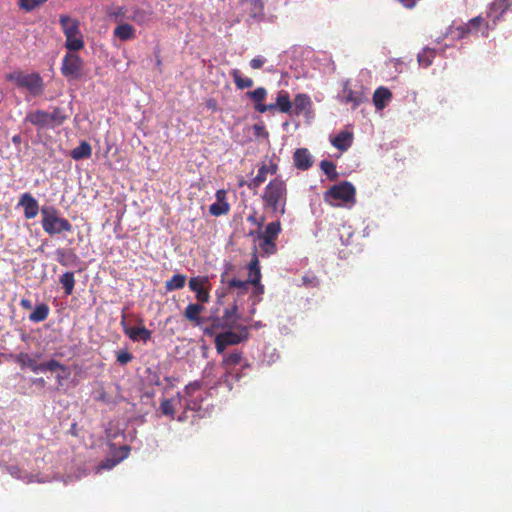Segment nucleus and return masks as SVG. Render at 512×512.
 I'll return each instance as SVG.
<instances>
[{"instance_id": "1", "label": "nucleus", "mask_w": 512, "mask_h": 512, "mask_svg": "<svg viewBox=\"0 0 512 512\" xmlns=\"http://www.w3.org/2000/svg\"><path fill=\"white\" fill-rule=\"evenodd\" d=\"M287 185L281 178H274L264 189L262 200L265 208L271 209L274 213H285L287 202Z\"/></svg>"}, {"instance_id": "2", "label": "nucleus", "mask_w": 512, "mask_h": 512, "mask_svg": "<svg viewBox=\"0 0 512 512\" xmlns=\"http://www.w3.org/2000/svg\"><path fill=\"white\" fill-rule=\"evenodd\" d=\"M323 199L325 203L333 207L353 205L356 202V189L352 183L342 181L325 191Z\"/></svg>"}, {"instance_id": "3", "label": "nucleus", "mask_w": 512, "mask_h": 512, "mask_svg": "<svg viewBox=\"0 0 512 512\" xmlns=\"http://www.w3.org/2000/svg\"><path fill=\"white\" fill-rule=\"evenodd\" d=\"M41 218L42 228L49 235L71 232L73 229L68 219L60 217L59 211L54 206H42Z\"/></svg>"}, {"instance_id": "4", "label": "nucleus", "mask_w": 512, "mask_h": 512, "mask_svg": "<svg viewBox=\"0 0 512 512\" xmlns=\"http://www.w3.org/2000/svg\"><path fill=\"white\" fill-rule=\"evenodd\" d=\"M59 23L65 35V47L71 52L84 48V39L80 31V22L68 15H60Z\"/></svg>"}, {"instance_id": "5", "label": "nucleus", "mask_w": 512, "mask_h": 512, "mask_svg": "<svg viewBox=\"0 0 512 512\" xmlns=\"http://www.w3.org/2000/svg\"><path fill=\"white\" fill-rule=\"evenodd\" d=\"M6 80L18 88L26 89L34 97L42 95L44 91V81L39 73L25 74L22 71H14L6 75Z\"/></svg>"}, {"instance_id": "6", "label": "nucleus", "mask_w": 512, "mask_h": 512, "mask_svg": "<svg viewBox=\"0 0 512 512\" xmlns=\"http://www.w3.org/2000/svg\"><path fill=\"white\" fill-rule=\"evenodd\" d=\"M235 329H237V332L229 329L215 336L214 343L217 353L222 354L228 346L237 345L248 339L249 332L247 326H239Z\"/></svg>"}, {"instance_id": "7", "label": "nucleus", "mask_w": 512, "mask_h": 512, "mask_svg": "<svg viewBox=\"0 0 512 512\" xmlns=\"http://www.w3.org/2000/svg\"><path fill=\"white\" fill-rule=\"evenodd\" d=\"M280 232V221L270 222L265 227V230L259 235V246L264 253L269 255L276 253L275 241L277 240Z\"/></svg>"}, {"instance_id": "8", "label": "nucleus", "mask_w": 512, "mask_h": 512, "mask_svg": "<svg viewBox=\"0 0 512 512\" xmlns=\"http://www.w3.org/2000/svg\"><path fill=\"white\" fill-rule=\"evenodd\" d=\"M83 60L75 53H67L62 60L61 73L68 79H79L82 76Z\"/></svg>"}, {"instance_id": "9", "label": "nucleus", "mask_w": 512, "mask_h": 512, "mask_svg": "<svg viewBox=\"0 0 512 512\" xmlns=\"http://www.w3.org/2000/svg\"><path fill=\"white\" fill-rule=\"evenodd\" d=\"M188 286L196 294L198 302L207 303L209 301L211 284L207 276L192 277Z\"/></svg>"}, {"instance_id": "10", "label": "nucleus", "mask_w": 512, "mask_h": 512, "mask_svg": "<svg viewBox=\"0 0 512 512\" xmlns=\"http://www.w3.org/2000/svg\"><path fill=\"white\" fill-rule=\"evenodd\" d=\"M15 361L20 365L22 369L29 368L34 373L45 372V369H52L54 363H48V361L37 363L28 353L21 352L15 356Z\"/></svg>"}, {"instance_id": "11", "label": "nucleus", "mask_w": 512, "mask_h": 512, "mask_svg": "<svg viewBox=\"0 0 512 512\" xmlns=\"http://www.w3.org/2000/svg\"><path fill=\"white\" fill-rule=\"evenodd\" d=\"M121 326L123 328V332L127 335L132 341H143L146 343L151 339L152 332L148 330L145 326L140 327H130L125 322V315H122Z\"/></svg>"}, {"instance_id": "12", "label": "nucleus", "mask_w": 512, "mask_h": 512, "mask_svg": "<svg viewBox=\"0 0 512 512\" xmlns=\"http://www.w3.org/2000/svg\"><path fill=\"white\" fill-rule=\"evenodd\" d=\"M18 205L23 207L26 219H33L38 215L39 211L41 212L38 201L30 193L22 194Z\"/></svg>"}, {"instance_id": "13", "label": "nucleus", "mask_w": 512, "mask_h": 512, "mask_svg": "<svg viewBox=\"0 0 512 512\" xmlns=\"http://www.w3.org/2000/svg\"><path fill=\"white\" fill-rule=\"evenodd\" d=\"M251 285L254 286L253 294L262 295L264 293V286L261 284V271L258 258H252L248 265Z\"/></svg>"}, {"instance_id": "14", "label": "nucleus", "mask_w": 512, "mask_h": 512, "mask_svg": "<svg viewBox=\"0 0 512 512\" xmlns=\"http://www.w3.org/2000/svg\"><path fill=\"white\" fill-rule=\"evenodd\" d=\"M246 95L255 103V110L259 113H265L267 111H272L273 106H269V104H263L267 96V90L264 87H258L253 91H248Z\"/></svg>"}, {"instance_id": "15", "label": "nucleus", "mask_w": 512, "mask_h": 512, "mask_svg": "<svg viewBox=\"0 0 512 512\" xmlns=\"http://www.w3.org/2000/svg\"><path fill=\"white\" fill-rule=\"evenodd\" d=\"M50 114L44 110H35L27 113L25 122H29L36 126L38 129H44L50 126Z\"/></svg>"}, {"instance_id": "16", "label": "nucleus", "mask_w": 512, "mask_h": 512, "mask_svg": "<svg viewBox=\"0 0 512 512\" xmlns=\"http://www.w3.org/2000/svg\"><path fill=\"white\" fill-rule=\"evenodd\" d=\"M243 353L234 352L223 357L221 362L222 367L225 370L226 377H234V368L237 365H242Z\"/></svg>"}, {"instance_id": "17", "label": "nucleus", "mask_w": 512, "mask_h": 512, "mask_svg": "<svg viewBox=\"0 0 512 512\" xmlns=\"http://www.w3.org/2000/svg\"><path fill=\"white\" fill-rule=\"evenodd\" d=\"M273 106L272 111L279 110L282 113L290 114L293 110V104L290 100V95L285 90H280L276 97V102L269 104Z\"/></svg>"}, {"instance_id": "18", "label": "nucleus", "mask_w": 512, "mask_h": 512, "mask_svg": "<svg viewBox=\"0 0 512 512\" xmlns=\"http://www.w3.org/2000/svg\"><path fill=\"white\" fill-rule=\"evenodd\" d=\"M294 165L297 169L308 170L312 164V157L306 148H299L293 154Z\"/></svg>"}, {"instance_id": "19", "label": "nucleus", "mask_w": 512, "mask_h": 512, "mask_svg": "<svg viewBox=\"0 0 512 512\" xmlns=\"http://www.w3.org/2000/svg\"><path fill=\"white\" fill-rule=\"evenodd\" d=\"M48 363H54L56 365H54L52 369H45V372H58L56 375V382L58 386H62L64 381L71 375L70 368L55 359L48 360Z\"/></svg>"}, {"instance_id": "20", "label": "nucleus", "mask_w": 512, "mask_h": 512, "mask_svg": "<svg viewBox=\"0 0 512 512\" xmlns=\"http://www.w3.org/2000/svg\"><path fill=\"white\" fill-rule=\"evenodd\" d=\"M292 104L294 107L293 113L297 116L302 113L310 112L312 106L310 97L305 93L297 94Z\"/></svg>"}, {"instance_id": "21", "label": "nucleus", "mask_w": 512, "mask_h": 512, "mask_svg": "<svg viewBox=\"0 0 512 512\" xmlns=\"http://www.w3.org/2000/svg\"><path fill=\"white\" fill-rule=\"evenodd\" d=\"M392 98L391 91L386 87H379L373 94V103L377 110L384 109Z\"/></svg>"}, {"instance_id": "22", "label": "nucleus", "mask_w": 512, "mask_h": 512, "mask_svg": "<svg viewBox=\"0 0 512 512\" xmlns=\"http://www.w3.org/2000/svg\"><path fill=\"white\" fill-rule=\"evenodd\" d=\"M353 142V134L349 131H341L331 139V144L340 151H346Z\"/></svg>"}, {"instance_id": "23", "label": "nucleus", "mask_w": 512, "mask_h": 512, "mask_svg": "<svg viewBox=\"0 0 512 512\" xmlns=\"http://www.w3.org/2000/svg\"><path fill=\"white\" fill-rule=\"evenodd\" d=\"M204 310V306L199 303H190L184 311V316L195 326L202 324L200 313Z\"/></svg>"}, {"instance_id": "24", "label": "nucleus", "mask_w": 512, "mask_h": 512, "mask_svg": "<svg viewBox=\"0 0 512 512\" xmlns=\"http://www.w3.org/2000/svg\"><path fill=\"white\" fill-rule=\"evenodd\" d=\"M364 100L365 96L362 92L353 91L352 89L348 88L347 85L344 87L342 102L346 104L351 103L352 108L356 109L361 103L364 102Z\"/></svg>"}, {"instance_id": "25", "label": "nucleus", "mask_w": 512, "mask_h": 512, "mask_svg": "<svg viewBox=\"0 0 512 512\" xmlns=\"http://www.w3.org/2000/svg\"><path fill=\"white\" fill-rule=\"evenodd\" d=\"M222 318L224 325L229 326V329L239 327L240 325H237V321L239 320L240 316L238 314L237 304L234 303L230 308H225Z\"/></svg>"}, {"instance_id": "26", "label": "nucleus", "mask_w": 512, "mask_h": 512, "mask_svg": "<svg viewBox=\"0 0 512 512\" xmlns=\"http://www.w3.org/2000/svg\"><path fill=\"white\" fill-rule=\"evenodd\" d=\"M92 155V147L87 141H82L79 146L71 150L70 156L72 159L78 161L88 159Z\"/></svg>"}, {"instance_id": "27", "label": "nucleus", "mask_w": 512, "mask_h": 512, "mask_svg": "<svg viewBox=\"0 0 512 512\" xmlns=\"http://www.w3.org/2000/svg\"><path fill=\"white\" fill-rule=\"evenodd\" d=\"M113 34L115 37L119 38L122 41L130 40L135 37V29L132 25L128 23H124L121 25H118L114 31Z\"/></svg>"}, {"instance_id": "28", "label": "nucleus", "mask_w": 512, "mask_h": 512, "mask_svg": "<svg viewBox=\"0 0 512 512\" xmlns=\"http://www.w3.org/2000/svg\"><path fill=\"white\" fill-rule=\"evenodd\" d=\"M230 75L233 79L235 86L240 90H243L246 88H251L254 84V82L251 78L243 77L242 73L239 69H233L230 72Z\"/></svg>"}, {"instance_id": "29", "label": "nucleus", "mask_w": 512, "mask_h": 512, "mask_svg": "<svg viewBox=\"0 0 512 512\" xmlns=\"http://www.w3.org/2000/svg\"><path fill=\"white\" fill-rule=\"evenodd\" d=\"M242 5H248L249 14L252 18H257L263 15L264 3L263 0H239Z\"/></svg>"}, {"instance_id": "30", "label": "nucleus", "mask_w": 512, "mask_h": 512, "mask_svg": "<svg viewBox=\"0 0 512 512\" xmlns=\"http://www.w3.org/2000/svg\"><path fill=\"white\" fill-rule=\"evenodd\" d=\"M49 306L45 303L37 305L34 311L29 315V320L34 323L45 321L49 316Z\"/></svg>"}, {"instance_id": "31", "label": "nucleus", "mask_w": 512, "mask_h": 512, "mask_svg": "<svg viewBox=\"0 0 512 512\" xmlns=\"http://www.w3.org/2000/svg\"><path fill=\"white\" fill-rule=\"evenodd\" d=\"M59 282L64 289L65 295L69 296L73 293L75 285L73 272H65L63 275L60 276Z\"/></svg>"}, {"instance_id": "32", "label": "nucleus", "mask_w": 512, "mask_h": 512, "mask_svg": "<svg viewBox=\"0 0 512 512\" xmlns=\"http://www.w3.org/2000/svg\"><path fill=\"white\" fill-rule=\"evenodd\" d=\"M227 285L229 289H235L238 295H244L248 292L249 286L251 285L250 276L246 281L235 278L231 279L227 281Z\"/></svg>"}, {"instance_id": "33", "label": "nucleus", "mask_w": 512, "mask_h": 512, "mask_svg": "<svg viewBox=\"0 0 512 512\" xmlns=\"http://www.w3.org/2000/svg\"><path fill=\"white\" fill-rule=\"evenodd\" d=\"M186 276L183 274H175L171 279L166 281L165 288L167 291L182 289L185 286Z\"/></svg>"}, {"instance_id": "34", "label": "nucleus", "mask_w": 512, "mask_h": 512, "mask_svg": "<svg viewBox=\"0 0 512 512\" xmlns=\"http://www.w3.org/2000/svg\"><path fill=\"white\" fill-rule=\"evenodd\" d=\"M320 169L327 176V178L331 181L336 180L339 176V174L336 170V165L332 161L322 160L320 162Z\"/></svg>"}, {"instance_id": "35", "label": "nucleus", "mask_w": 512, "mask_h": 512, "mask_svg": "<svg viewBox=\"0 0 512 512\" xmlns=\"http://www.w3.org/2000/svg\"><path fill=\"white\" fill-rule=\"evenodd\" d=\"M49 114H50V117H49L50 125L60 126L68 118V116L65 114L64 109H62L60 107H55L53 109V111Z\"/></svg>"}, {"instance_id": "36", "label": "nucleus", "mask_w": 512, "mask_h": 512, "mask_svg": "<svg viewBox=\"0 0 512 512\" xmlns=\"http://www.w3.org/2000/svg\"><path fill=\"white\" fill-rule=\"evenodd\" d=\"M434 57H435V50L430 49V48H425L418 55V62L421 66L427 68L432 64Z\"/></svg>"}, {"instance_id": "37", "label": "nucleus", "mask_w": 512, "mask_h": 512, "mask_svg": "<svg viewBox=\"0 0 512 512\" xmlns=\"http://www.w3.org/2000/svg\"><path fill=\"white\" fill-rule=\"evenodd\" d=\"M229 210H230V206L228 203L215 202V203L211 204L209 207V212L213 216H221V215L227 214L229 212Z\"/></svg>"}, {"instance_id": "38", "label": "nucleus", "mask_w": 512, "mask_h": 512, "mask_svg": "<svg viewBox=\"0 0 512 512\" xmlns=\"http://www.w3.org/2000/svg\"><path fill=\"white\" fill-rule=\"evenodd\" d=\"M46 1L47 0H19L18 6L20 7V9L26 12H31L35 8L44 4Z\"/></svg>"}, {"instance_id": "39", "label": "nucleus", "mask_w": 512, "mask_h": 512, "mask_svg": "<svg viewBox=\"0 0 512 512\" xmlns=\"http://www.w3.org/2000/svg\"><path fill=\"white\" fill-rule=\"evenodd\" d=\"M278 165L274 162H270L269 164L262 163V165L258 169V175H263V180L266 181L267 174L274 175L277 173Z\"/></svg>"}, {"instance_id": "40", "label": "nucleus", "mask_w": 512, "mask_h": 512, "mask_svg": "<svg viewBox=\"0 0 512 512\" xmlns=\"http://www.w3.org/2000/svg\"><path fill=\"white\" fill-rule=\"evenodd\" d=\"M216 329H227L229 330V326L224 325L223 318L217 317L213 319L212 325L210 328H205L204 333L206 335L212 336Z\"/></svg>"}, {"instance_id": "41", "label": "nucleus", "mask_w": 512, "mask_h": 512, "mask_svg": "<svg viewBox=\"0 0 512 512\" xmlns=\"http://www.w3.org/2000/svg\"><path fill=\"white\" fill-rule=\"evenodd\" d=\"M160 410L164 415L170 416L171 419H174L175 410L171 399L161 400Z\"/></svg>"}, {"instance_id": "42", "label": "nucleus", "mask_w": 512, "mask_h": 512, "mask_svg": "<svg viewBox=\"0 0 512 512\" xmlns=\"http://www.w3.org/2000/svg\"><path fill=\"white\" fill-rule=\"evenodd\" d=\"M132 359H133V355L130 352H128V351H120L117 354V362L120 365H126L129 362H131Z\"/></svg>"}, {"instance_id": "43", "label": "nucleus", "mask_w": 512, "mask_h": 512, "mask_svg": "<svg viewBox=\"0 0 512 512\" xmlns=\"http://www.w3.org/2000/svg\"><path fill=\"white\" fill-rule=\"evenodd\" d=\"M253 131L256 137L268 138L269 136V133L263 124H254Z\"/></svg>"}, {"instance_id": "44", "label": "nucleus", "mask_w": 512, "mask_h": 512, "mask_svg": "<svg viewBox=\"0 0 512 512\" xmlns=\"http://www.w3.org/2000/svg\"><path fill=\"white\" fill-rule=\"evenodd\" d=\"M265 181L263 180V175H256L253 179H251L246 185L251 190H256L262 183Z\"/></svg>"}, {"instance_id": "45", "label": "nucleus", "mask_w": 512, "mask_h": 512, "mask_svg": "<svg viewBox=\"0 0 512 512\" xmlns=\"http://www.w3.org/2000/svg\"><path fill=\"white\" fill-rule=\"evenodd\" d=\"M200 388H201V382H199V381H194V382H190L189 384H187V385L185 386L184 391H185L186 395H188V396H192V395H193V393H194L195 391L199 390Z\"/></svg>"}, {"instance_id": "46", "label": "nucleus", "mask_w": 512, "mask_h": 512, "mask_svg": "<svg viewBox=\"0 0 512 512\" xmlns=\"http://www.w3.org/2000/svg\"><path fill=\"white\" fill-rule=\"evenodd\" d=\"M456 30L459 32V34H458L459 38H463V37H465L466 35H468L469 33L472 32V28L470 27L469 22L465 23L463 25L458 26L456 28Z\"/></svg>"}, {"instance_id": "47", "label": "nucleus", "mask_w": 512, "mask_h": 512, "mask_svg": "<svg viewBox=\"0 0 512 512\" xmlns=\"http://www.w3.org/2000/svg\"><path fill=\"white\" fill-rule=\"evenodd\" d=\"M483 23L484 19L481 16L474 17L469 21L472 31H478Z\"/></svg>"}, {"instance_id": "48", "label": "nucleus", "mask_w": 512, "mask_h": 512, "mask_svg": "<svg viewBox=\"0 0 512 512\" xmlns=\"http://www.w3.org/2000/svg\"><path fill=\"white\" fill-rule=\"evenodd\" d=\"M266 59L263 57H256L250 61V67L252 69H260L265 64Z\"/></svg>"}, {"instance_id": "49", "label": "nucleus", "mask_w": 512, "mask_h": 512, "mask_svg": "<svg viewBox=\"0 0 512 512\" xmlns=\"http://www.w3.org/2000/svg\"><path fill=\"white\" fill-rule=\"evenodd\" d=\"M226 195H227V193H226V191H225V190H223V189L218 190V191L216 192V199H217V201H216V202H220V203H228V202L226 201Z\"/></svg>"}, {"instance_id": "50", "label": "nucleus", "mask_w": 512, "mask_h": 512, "mask_svg": "<svg viewBox=\"0 0 512 512\" xmlns=\"http://www.w3.org/2000/svg\"><path fill=\"white\" fill-rule=\"evenodd\" d=\"M20 306L25 310H30L32 309V302L27 298H23L20 301Z\"/></svg>"}, {"instance_id": "51", "label": "nucleus", "mask_w": 512, "mask_h": 512, "mask_svg": "<svg viewBox=\"0 0 512 512\" xmlns=\"http://www.w3.org/2000/svg\"><path fill=\"white\" fill-rule=\"evenodd\" d=\"M116 463L117 461L115 460L107 459L105 462L102 463L101 467L105 469H111L116 465Z\"/></svg>"}, {"instance_id": "52", "label": "nucleus", "mask_w": 512, "mask_h": 512, "mask_svg": "<svg viewBox=\"0 0 512 512\" xmlns=\"http://www.w3.org/2000/svg\"><path fill=\"white\" fill-rule=\"evenodd\" d=\"M406 8H413L415 6V0H399Z\"/></svg>"}, {"instance_id": "53", "label": "nucleus", "mask_w": 512, "mask_h": 512, "mask_svg": "<svg viewBox=\"0 0 512 512\" xmlns=\"http://www.w3.org/2000/svg\"><path fill=\"white\" fill-rule=\"evenodd\" d=\"M247 220H248L249 222L254 223V224H257L259 227H261V226H262V224H263V220H264V219L262 218V219H261V221H258V220H257V218H256V216L251 215V216H249V217L247 218Z\"/></svg>"}, {"instance_id": "54", "label": "nucleus", "mask_w": 512, "mask_h": 512, "mask_svg": "<svg viewBox=\"0 0 512 512\" xmlns=\"http://www.w3.org/2000/svg\"><path fill=\"white\" fill-rule=\"evenodd\" d=\"M33 384L44 386L46 384L45 380L43 378H35L33 381Z\"/></svg>"}, {"instance_id": "55", "label": "nucleus", "mask_w": 512, "mask_h": 512, "mask_svg": "<svg viewBox=\"0 0 512 512\" xmlns=\"http://www.w3.org/2000/svg\"><path fill=\"white\" fill-rule=\"evenodd\" d=\"M60 260V263L64 266H68L69 265V260L70 258H65V257H62V258H59Z\"/></svg>"}, {"instance_id": "56", "label": "nucleus", "mask_w": 512, "mask_h": 512, "mask_svg": "<svg viewBox=\"0 0 512 512\" xmlns=\"http://www.w3.org/2000/svg\"><path fill=\"white\" fill-rule=\"evenodd\" d=\"M207 106L209 108H215L216 102L214 100H209V101H207Z\"/></svg>"}, {"instance_id": "57", "label": "nucleus", "mask_w": 512, "mask_h": 512, "mask_svg": "<svg viewBox=\"0 0 512 512\" xmlns=\"http://www.w3.org/2000/svg\"><path fill=\"white\" fill-rule=\"evenodd\" d=\"M20 141V137L19 136H14L13 137V142L16 143V142H19Z\"/></svg>"}, {"instance_id": "58", "label": "nucleus", "mask_w": 512, "mask_h": 512, "mask_svg": "<svg viewBox=\"0 0 512 512\" xmlns=\"http://www.w3.org/2000/svg\"><path fill=\"white\" fill-rule=\"evenodd\" d=\"M157 66H161V60L158 58L156 61Z\"/></svg>"}, {"instance_id": "59", "label": "nucleus", "mask_w": 512, "mask_h": 512, "mask_svg": "<svg viewBox=\"0 0 512 512\" xmlns=\"http://www.w3.org/2000/svg\"><path fill=\"white\" fill-rule=\"evenodd\" d=\"M177 397L179 398V400L181 399L180 393H177Z\"/></svg>"}]
</instances>
